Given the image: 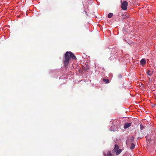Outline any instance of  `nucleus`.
Wrapping results in <instances>:
<instances>
[{"mask_svg":"<svg viewBox=\"0 0 156 156\" xmlns=\"http://www.w3.org/2000/svg\"><path fill=\"white\" fill-rule=\"evenodd\" d=\"M71 58L76 59V58L72 52L67 51L65 54V59L64 61L65 66H67L69 64V62Z\"/></svg>","mask_w":156,"mask_h":156,"instance_id":"f257e3e1","label":"nucleus"},{"mask_svg":"<svg viewBox=\"0 0 156 156\" xmlns=\"http://www.w3.org/2000/svg\"><path fill=\"white\" fill-rule=\"evenodd\" d=\"M128 3L126 1H124L122 4L121 8L122 10H126L127 9Z\"/></svg>","mask_w":156,"mask_h":156,"instance_id":"f03ea898","label":"nucleus"},{"mask_svg":"<svg viewBox=\"0 0 156 156\" xmlns=\"http://www.w3.org/2000/svg\"><path fill=\"white\" fill-rule=\"evenodd\" d=\"M105 156H113V154L111 153V151H106L103 153Z\"/></svg>","mask_w":156,"mask_h":156,"instance_id":"7ed1b4c3","label":"nucleus"},{"mask_svg":"<svg viewBox=\"0 0 156 156\" xmlns=\"http://www.w3.org/2000/svg\"><path fill=\"white\" fill-rule=\"evenodd\" d=\"M134 140V137L133 136H131L126 141V144H128L129 143V142H133Z\"/></svg>","mask_w":156,"mask_h":156,"instance_id":"20e7f679","label":"nucleus"},{"mask_svg":"<svg viewBox=\"0 0 156 156\" xmlns=\"http://www.w3.org/2000/svg\"><path fill=\"white\" fill-rule=\"evenodd\" d=\"M118 16H122V18H125L126 17L125 15H124V13L122 12V10H121L120 12H119Z\"/></svg>","mask_w":156,"mask_h":156,"instance_id":"39448f33","label":"nucleus"},{"mask_svg":"<svg viewBox=\"0 0 156 156\" xmlns=\"http://www.w3.org/2000/svg\"><path fill=\"white\" fill-rule=\"evenodd\" d=\"M147 122H148L147 120H142L141 122L140 127H144V126H145V125H143V124L144 123H147Z\"/></svg>","mask_w":156,"mask_h":156,"instance_id":"423d86ee","label":"nucleus"},{"mask_svg":"<svg viewBox=\"0 0 156 156\" xmlns=\"http://www.w3.org/2000/svg\"><path fill=\"white\" fill-rule=\"evenodd\" d=\"M140 63L141 65L143 66L146 63V62L145 59H142L140 61Z\"/></svg>","mask_w":156,"mask_h":156,"instance_id":"0eeeda50","label":"nucleus"},{"mask_svg":"<svg viewBox=\"0 0 156 156\" xmlns=\"http://www.w3.org/2000/svg\"><path fill=\"white\" fill-rule=\"evenodd\" d=\"M119 146L118 145L115 144V147L113 150V152H115L117 150H119Z\"/></svg>","mask_w":156,"mask_h":156,"instance_id":"6e6552de","label":"nucleus"},{"mask_svg":"<svg viewBox=\"0 0 156 156\" xmlns=\"http://www.w3.org/2000/svg\"><path fill=\"white\" fill-rule=\"evenodd\" d=\"M122 150L121 149H119V150H117L115 152H116V155H118L121 152H122Z\"/></svg>","mask_w":156,"mask_h":156,"instance_id":"1a4fd4ad","label":"nucleus"},{"mask_svg":"<svg viewBox=\"0 0 156 156\" xmlns=\"http://www.w3.org/2000/svg\"><path fill=\"white\" fill-rule=\"evenodd\" d=\"M131 124L132 123L131 122L126 123L124 124V127H130Z\"/></svg>","mask_w":156,"mask_h":156,"instance_id":"9d476101","label":"nucleus"},{"mask_svg":"<svg viewBox=\"0 0 156 156\" xmlns=\"http://www.w3.org/2000/svg\"><path fill=\"white\" fill-rule=\"evenodd\" d=\"M103 80L104 82H105V83H109V80L108 79H105V78H103Z\"/></svg>","mask_w":156,"mask_h":156,"instance_id":"9b49d317","label":"nucleus"},{"mask_svg":"<svg viewBox=\"0 0 156 156\" xmlns=\"http://www.w3.org/2000/svg\"><path fill=\"white\" fill-rule=\"evenodd\" d=\"M153 73L152 72H151L150 70H148L147 72V75L149 76H151L153 74Z\"/></svg>","mask_w":156,"mask_h":156,"instance_id":"f8f14e48","label":"nucleus"},{"mask_svg":"<svg viewBox=\"0 0 156 156\" xmlns=\"http://www.w3.org/2000/svg\"><path fill=\"white\" fill-rule=\"evenodd\" d=\"M113 15V14L112 13H109L108 15V17L109 18H111Z\"/></svg>","mask_w":156,"mask_h":156,"instance_id":"ddd939ff","label":"nucleus"},{"mask_svg":"<svg viewBox=\"0 0 156 156\" xmlns=\"http://www.w3.org/2000/svg\"><path fill=\"white\" fill-rule=\"evenodd\" d=\"M135 145L133 143H132L131 144V146L130 147V149L131 150L135 148Z\"/></svg>","mask_w":156,"mask_h":156,"instance_id":"4468645a","label":"nucleus"},{"mask_svg":"<svg viewBox=\"0 0 156 156\" xmlns=\"http://www.w3.org/2000/svg\"><path fill=\"white\" fill-rule=\"evenodd\" d=\"M143 128H144V127H140V129H141V130L143 129Z\"/></svg>","mask_w":156,"mask_h":156,"instance_id":"2eb2a0df","label":"nucleus"},{"mask_svg":"<svg viewBox=\"0 0 156 156\" xmlns=\"http://www.w3.org/2000/svg\"><path fill=\"white\" fill-rule=\"evenodd\" d=\"M124 128L125 129H126V128H127V127H124Z\"/></svg>","mask_w":156,"mask_h":156,"instance_id":"dca6fc26","label":"nucleus"}]
</instances>
